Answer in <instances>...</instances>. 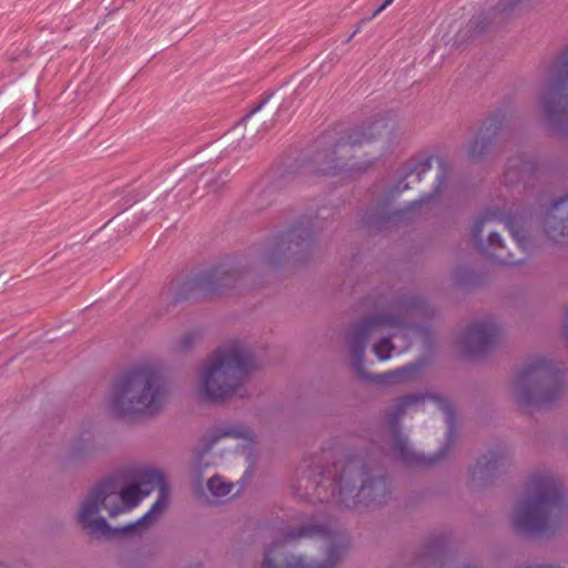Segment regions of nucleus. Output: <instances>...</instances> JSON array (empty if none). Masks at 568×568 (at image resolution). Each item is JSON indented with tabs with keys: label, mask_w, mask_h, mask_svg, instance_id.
<instances>
[{
	"label": "nucleus",
	"mask_w": 568,
	"mask_h": 568,
	"mask_svg": "<svg viewBox=\"0 0 568 568\" xmlns=\"http://www.w3.org/2000/svg\"><path fill=\"white\" fill-rule=\"evenodd\" d=\"M231 438L237 442V448L240 449H248L254 443V436L250 428L245 426H225L216 428L203 438L204 452L200 454L196 459L195 468L197 470L202 469V460L204 459L205 454L213 448V446L221 439Z\"/></svg>",
	"instance_id": "nucleus-13"
},
{
	"label": "nucleus",
	"mask_w": 568,
	"mask_h": 568,
	"mask_svg": "<svg viewBox=\"0 0 568 568\" xmlns=\"http://www.w3.org/2000/svg\"><path fill=\"white\" fill-rule=\"evenodd\" d=\"M432 156H420L413 159L406 169L404 180L414 178L415 182H419L422 178L432 170Z\"/></svg>",
	"instance_id": "nucleus-18"
},
{
	"label": "nucleus",
	"mask_w": 568,
	"mask_h": 568,
	"mask_svg": "<svg viewBox=\"0 0 568 568\" xmlns=\"http://www.w3.org/2000/svg\"><path fill=\"white\" fill-rule=\"evenodd\" d=\"M567 204L568 196L555 202L546 217V233L556 243L565 242L566 230L568 229V211L565 210Z\"/></svg>",
	"instance_id": "nucleus-15"
},
{
	"label": "nucleus",
	"mask_w": 568,
	"mask_h": 568,
	"mask_svg": "<svg viewBox=\"0 0 568 568\" xmlns=\"http://www.w3.org/2000/svg\"><path fill=\"white\" fill-rule=\"evenodd\" d=\"M236 280L237 274L231 265H217L187 278L183 283V288L186 290V293L181 294L180 297H187L189 293L201 296L216 294L223 288L233 285Z\"/></svg>",
	"instance_id": "nucleus-10"
},
{
	"label": "nucleus",
	"mask_w": 568,
	"mask_h": 568,
	"mask_svg": "<svg viewBox=\"0 0 568 568\" xmlns=\"http://www.w3.org/2000/svg\"><path fill=\"white\" fill-rule=\"evenodd\" d=\"M514 390L523 403H549L560 394L559 374L546 359H535L517 373Z\"/></svg>",
	"instance_id": "nucleus-7"
},
{
	"label": "nucleus",
	"mask_w": 568,
	"mask_h": 568,
	"mask_svg": "<svg viewBox=\"0 0 568 568\" xmlns=\"http://www.w3.org/2000/svg\"><path fill=\"white\" fill-rule=\"evenodd\" d=\"M373 135L368 134L365 129L352 130L339 136L334 144L327 148L324 153L316 155V161H321L320 172L324 175H334L341 171H362L368 168L365 165L338 164L337 161L346 159L355 146L363 145L372 141Z\"/></svg>",
	"instance_id": "nucleus-9"
},
{
	"label": "nucleus",
	"mask_w": 568,
	"mask_h": 568,
	"mask_svg": "<svg viewBox=\"0 0 568 568\" xmlns=\"http://www.w3.org/2000/svg\"><path fill=\"white\" fill-rule=\"evenodd\" d=\"M393 344L389 338H383L377 344L374 345V353L381 361H387L390 358V353L393 351Z\"/></svg>",
	"instance_id": "nucleus-27"
},
{
	"label": "nucleus",
	"mask_w": 568,
	"mask_h": 568,
	"mask_svg": "<svg viewBox=\"0 0 568 568\" xmlns=\"http://www.w3.org/2000/svg\"><path fill=\"white\" fill-rule=\"evenodd\" d=\"M499 262L504 263V264H513V262H510L508 260H504V258H500Z\"/></svg>",
	"instance_id": "nucleus-34"
},
{
	"label": "nucleus",
	"mask_w": 568,
	"mask_h": 568,
	"mask_svg": "<svg viewBox=\"0 0 568 568\" xmlns=\"http://www.w3.org/2000/svg\"><path fill=\"white\" fill-rule=\"evenodd\" d=\"M503 457L499 453L489 452L478 459L474 474H478L480 477L489 475L501 464Z\"/></svg>",
	"instance_id": "nucleus-20"
},
{
	"label": "nucleus",
	"mask_w": 568,
	"mask_h": 568,
	"mask_svg": "<svg viewBox=\"0 0 568 568\" xmlns=\"http://www.w3.org/2000/svg\"><path fill=\"white\" fill-rule=\"evenodd\" d=\"M439 165L442 168V173L436 179L437 184H436L435 192L432 193V194L424 195L418 201L413 202L410 204V210H415V207H417V206H422L423 204H427V203L432 202L437 196V194L439 193V189L442 187V185L446 181L445 170H444V162L439 161Z\"/></svg>",
	"instance_id": "nucleus-25"
},
{
	"label": "nucleus",
	"mask_w": 568,
	"mask_h": 568,
	"mask_svg": "<svg viewBox=\"0 0 568 568\" xmlns=\"http://www.w3.org/2000/svg\"><path fill=\"white\" fill-rule=\"evenodd\" d=\"M166 395L160 368L144 364L116 378L105 398V406L118 415L153 414L162 408Z\"/></svg>",
	"instance_id": "nucleus-3"
},
{
	"label": "nucleus",
	"mask_w": 568,
	"mask_h": 568,
	"mask_svg": "<svg viewBox=\"0 0 568 568\" xmlns=\"http://www.w3.org/2000/svg\"><path fill=\"white\" fill-rule=\"evenodd\" d=\"M254 368V361L247 346L230 341L219 347L200 372L199 395L210 402L225 399L242 386Z\"/></svg>",
	"instance_id": "nucleus-4"
},
{
	"label": "nucleus",
	"mask_w": 568,
	"mask_h": 568,
	"mask_svg": "<svg viewBox=\"0 0 568 568\" xmlns=\"http://www.w3.org/2000/svg\"><path fill=\"white\" fill-rule=\"evenodd\" d=\"M0 568H7L4 565L0 564Z\"/></svg>",
	"instance_id": "nucleus-35"
},
{
	"label": "nucleus",
	"mask_w": 568,
	"mask_h": 568,
	"mask_svg": "<svg viewBox=\"0 0 568 568\" xmlns=\"http://www.w3.org/2000/svg\"><path fill=\"white\" fill-rule=\"evenodd\" d=\"M408 187H409L408 183H404L403 181H399L395 187V192L400 193V192H404L405 190H407Z\"/></svg>",
	"instance_id": "nucleus-32"
},
{
	"label": "nucleus",
	"mask_w": 568,
	"mask_h": 568,
	"mask_svg": "<svg viewBox=\"0 0 568 568\" xmlns=\"http://www.w3.org/2000/svg\"><path fill=\"white\" fill-rule=\"evenodd\" d=\"M394 442H395V448L398 452V455L404 463H406V464H424V463H426L424 456L415 453L410 448L407 438L396 429H394Z\"/></svg>",
	"instance_id": "nucleus-17"
},
{
	"label": "nucleus",
	"mask_w": 568,
	"mask_h": 568,
	"mask_svg": "<svg viewBox=\"0 0 568 568\" xmlns=\"http://www.w3.org/2000/svg\"><path fill=\"white\" fill-rule=\"evenodd\" d=\"M527 0H500L498 4L471 20V27L478 32L489 30L495 26H499L511 18Z\"/></svg>",
	"instance_id": "nucleus-14"
},
{
	"label": "nucleus",
	"mask_w": 568,
	"mask_h": 568,
	"mask_svg": "<svg viewBox=\"0 0 568 568\" xmlns=\"http://www.w3.org/2000/svg\"><path fill=\"white\" fill-rule=\"evenodd\" d=\"M567 509L559 481L550 473L536 474L516 506L515 529L525 535L546 532L556 526Z\"/></svg>",
	"instance_id": "nucleus-5"
},
{
	"label": "nucleus",
	"mask_w": 568,
	"mask_h": 568,
	"mask_svg": "<svg viewBox=\"0 0 568 568\" xmlns=\"http://www.w3.org/2000/svg\"><path fill=\"white\" fill-rule=\"evenodd\" d=\"M498 336V327L493 323H476L466 335L465 344L473 353H484L493 345Z\"/></svg>",
	"instance_id": "nucleus-16"
},
{
	"label": "nucleus",
	"mask_w": 568,
	"mask_h": 568,
	"mask_svg": "<svg viewBox=\"0 0 568 568\" xmlns=\"http://www.w3.org/2000/svg\"><path fill=\"white\" fill-rule=\"evenodd\" d=\"M486 131H488V129L480 130V132L477 134V136L474 139V141L469 144L468 150H467L469 158L477 159L486 150L487 145L490 142V139H489L488 134L486 133Z\"/></svg>",
	"instance_id": "nucleus-22"
},
{
	"label": "nucleus",
	"mask_w": 568,
	"mask_h": 568,
	"mask_svg": "<svg viewBox=\"0 0 568 568\" xmlns=\"http://www.w3.org/2000/svg\"><path fill=\"white\" fill-rule=\"evenodd\" d=\"M540 102L547 119L561 125L568 133V47L550 67Z\"/></svg>",
	"instance_id": "nucleus-8"
},
{
	"label": "nucleus",
	"mask_w": 568,
	"mask_h": 568,
	"mask_svg": "<svg viewBox=\"0 0 568 568\" xmlns=\"http://www.w3.org/2000/svg\"><path fill=\"white\" fill-rule=\"evenodd\" d=\"M488 243L490 246H498V247L503 246V240L499 236V234L496 232L489 233Z\"/></svg>",
	"instance_id": "nucleus-30"
},
{
	"label": "nucleus",
	"mask_w": 568,
	"mask_h": 568,
	"mask_svg": "<svg viewBox=\"0 0 568 568\" xmlns=\"http://www.w3.org/2000/svg\"><path fill=\"white\" fill-rule=\"evenodd\" d=\"M199 337V334L195 333V332H189V333H185L179 341L178 343V348L180 351H185L187 348H190L193 343Z\"/></svg>",
	"instance_id": "nucleus-28"
},
{
	"label": "nucleus",
	"mask_w": 568,
	"mask_h": 568,
	"mask_svg": "<svg viewBox=\"0 0 568 568\" xmlns=\"http://www.w3.org/2000/svg\"><path fill=\"white\" fill-rule=\"evenodd\" d=\"M169 487L163 474L141 469L135 481L124 487L109 478L95 486L82 501L78 520L90 534L110 537L114 532L135 534L154 521L168 507Z\"/></svg>",
	"instance_id": "nucleus-1"
},
{
	"label": "nucleus",
	"mask_w": 568,
	"mask_h": 568,
	"mask_svg": "<svg viewBox=\"0 0 568 568\" xmlns=\"http://www.w3.org/2000/svg\"><path fill=\"white\" fill-rule=\"evenodd\" d=\"M394 0H385L373 13L371 17L367 18V20H372L375 17H377L381 12H383L388 6L393 3Z\"/></svg>",
	"instance_id": "nucleus-31"
},
{
	"label": "nucleus",
	"mask_w": 568,
	"mask_h": 568,
	"mask_svg": "<svg viewBox=\"0 0 568 568\" xmlns=\"http://www.w3.org/2000/svg\"><path fill=\"white\" fill-rule=\"evenodd\" d=\"M500 221L504 222L506 227L511 233L514 240L518 243V245L525 250V236H524V225L523 217L514 216V217H501L497 212H485L478 216V219L474 222L471 226V235L474 241L476 242L477 250L485 255H489L485 244L481 241L480 234L483 232V227L485 224Z\"/></svg>",
	"instance_id": "nucleus-11"
},
{
	"label": "nucleus",
	"mask_w": 568,
	"mask_h": 568,
	"mask_svg": "<svg viewBox=\"0 0 568 568\" xmlns=\"http://www.w3.org/2000/svg\"><path fill=\"white\" fill-rule=\"evenodd\" d=\"M268 98H264L260 103H257L244 118L243 122H246L253 114L257 113L262 110V108L267 103Z\"/></svg>",
	"instance_id": "nucleus-29"
},
{
	"label": "nucleus",
	"mask_w": 568,
	"mask_h": 568,
	"mask_svg": "<svg viewBox=\"0 0 568 568\" xmlns=\"http://www.w3.org/2000/svg\"><path fill=\"white\" fill-rule=\"evenodd\" d=\"M418 369L417 365L406 366L389 372L378 378L381 383H390L392 381H404Z\"/></svg>",
	"instance_id": "nucleus-24"
},
{
	"label": "nucleus",
	"mask_w": 568,
	"mask_h": 568,
	"mask_svg": "<svg viewBox=\"0 0 568 568\" xmlns=\"http://www.w3.org/2000/svg\"><path fill=\"white\" fill-rule=\"evenodd\" d=\"M326 483L334 486L332 497L348 508L357 507L359 504L368 506L379 491L386 490V480L383 477L371 479L367 470L356 458L335 463L334 478H331V471H328L321 481L313 480L315 491L312 497L324 501L327 496L326 493L322 494V490Z\"/></svg>",
	"instance_id": "nucleus-6"
},
{
	"label": "nucleus",
	"mask_w": 568,
	"mask_h": 568,
	"mask_svg": "<svg viewBox=\"0 0 568 568\" xmlns=\"http://www.w3.org/2000/svg\"><path fill=\"white\" fill-rule=\"evenodd\" d=\"M565 337L566 339L568 341V311L566 312V315H565Z\"/></svg>",
	"instance_id": "nucleus-33"
},
{
	"label": "nucleus",
	"mask_w": 568,
	"mask_h": 568,
	"mask_svg": "<svg viewBox=\"0 0 568 568\" xmlns=\"http://www.w3.org/2000/svg\"><path fill=\"white\" fill-rule=\"evenodd\" d=\"M400 325V321L397 317L382 315L366 318L353 333L352 338V354H353V366L359 371L364 361V352L366 339L372 331L381 326L396 327Z\"/></svg>",
	"instance_id": "nucleus-12"
},
{
	"label": "nucleus",
	"mask_w": 568,
	"mask_h": 568,
	"mask_svg": "<svg viewBox=\"0 0 568 568\" xmlns=\"http://www.w3.org/2000/svg\"><path fill=\"white\" fill-rule=\"evenodd\" d=\"M207 488L213 497L223 498L231 494L233 485L219 476H214L209 479Z\"/></svg>",
	"instance_id": "nucleus-21"
},
{
	"label": "nucleus",
	"mask_w": 568,
	"mask_h": 568,
	"mask_svg": "<svg viewBox=\"0 0 568 568\" xmlns=\"http://www.w3.org/2000/svg\"><path fill=\"white\" fill-rule=\"evenodd\" d=\"M426 396L409 395L400 398L394 409L389 413L388 419L392 428H395L397 420L405 414V412L413 407L418 406L419 402H424Z\"/></svg>",
	"instance_id": "nucleus-19"
},
{
	"label": "nucleus",
	"mask_w": 568,
	"mask_h": 568,
	"mask_svg": "<svg viewBox=\"0 0 568 568\" xmlns=\"http://www.w3.org/2000/svg\"><path fill=\"white\" fill-rule=\"evenodd\" d=\"M427 398L432 399L436 404L437 408L445 414L446 424L448 426V438H450L453 434L455 418L454 408L452 404L438 396H428Z\"/></svg>",
	"instance_id": "nucleus-23"
},
{
	"label": "nucleus",
	"mask_w": 568,
	"mask_h": 568,
	"mask_svg": "<svg viewBox=\"0 0 568 568\" xmlns=\"http://www.w3.org/2000/svg\"><path fill=\"white\" fill-rule=\"evenodd\" d=\"M287 237L291 243H294L296 246H302L305 242L306 246L312 241V232L308 229L295 227L292 230Z\"/></svg>",
	"instance_id": "nucleus-26"
},
{
	"label": "nucleus",
	"mask_w": 568,
	"mask_h": 568,
	"mask_svg": "<svg viewBox=\"0 0 568 568\" xmlns=\"http://www.w3.org/2000/svg\"><path fill=\"white\" fill-rule=\"evenodd\" d=\"M344 550L338 536L327 527L311 524L268 547L263 568H333Z\"/></svg>",
	"instance_id": "nucleus-2"
}]
</instances>
